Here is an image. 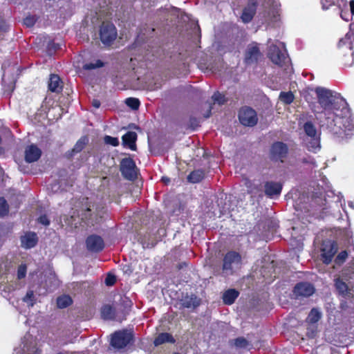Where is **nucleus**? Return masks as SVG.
Here are the masks:
<instances>
[{"label": "nucleus", "mask_w": 354, "mask_h": 354, "mask_svg": "<svg viewBox=\"0 0 354 354\" xmlns=\"http://www.w3.org/2000/svg\"><path fill=\"white\" fill-rule=\"evenodd\" d=\"M315 91L323 109L317 115L321 127L339 137L352 134L354 122L346 101L339 93L324 87H317Z\"/></svg>", "instance_id": "1"}, {"label": "nucleus", "mask_w": 354, "mask_h": 354, "mask_svg": "<svg viewBox=\"0 0 354 354\" xmlns=\"http://www.w3.org/2000/svg\"><path fill=\"white\" fill-rule=\"evenodd\" d=\"M303 129L305 133L304 143L308 151L317 153L321 148L320 134L312 122L304 124Z\"/></svg>", "instance_id": "2"}, {"label": "nucleus", "mask_w": 354, "mask_h": 354, "mask_svg": "<svg viewBox=\"0 0 354 354\" xmlns=\"http://www.w3.org/2000/svg\"><path fill=\"white\" fill-rule=\"evenodd\" d=\"M277 43L278 45L275 44L269 46L268 56L274 64L282 66L288 64L290 59L285 49L284 44Z\"/></svg>", "instance_id": "3"}, {"label": "nucleus", "mask_w": 354, "mask_h": 354, "mask_svg": "<svg viewBox=\"0 0 354 354\" xmlns=\"http://www.w3.org/2000/svg\"><path fill=\"white\" fill-rule=\"evenodd\" d=\"M241 266V256L235 251H230L223 258V270L227 274L233 273L234 269Z\"/></svg>", "instance_id": "4"}, {"label": "nucleus", "mask_w": 354, "mask_h": 354, "mask_svg": "<svg viewBox=\"0 0 354 354\" xmlns=\"http://www.w3.org/2000/svg\"><path fill=\"white\" fill-rule=\"evenodd\" d=\"M133 340V333L127 330L115 332L111 337V345L118 349L126 347Z\"/></svg>", "instance_id": "5"}, {"label": "nucleus", "mask_w": 354, "mask_h": 354, "mask_svg": "<svg viewBox=\"0 0 354 354\" xmlns=\"http://www.w3.org/2000/svg\"><path fill=\"white\" fill-rule=\"evenodd\" d=\"M40 354L41 350L37 347L36 339L31 335L26 334L22 339L21 347L16 350L17 354Z\"/></svg>", "instance_id": "6"}, {"label": "nucleus", "mask_w": 354, "mask_h": 354, "mask_svg": "<svg viewBox=\"0 0 354 354\" xmlns=\"http://www.w3.org/2000/svg\"><path fill=\"white\" fill-rule=\"evenodd\" d=\"M240 122L246 127H254L258 122L256 111L250 107H243L239 113Z\"/></svg>", "instance_id": "7"}, {"label": "nucleus", "mask_w": 354, "mask_h": 354, "mask_svg": "<svg viewBox=\"0 0 354 354\" xmlns=\"http://www.w3.org/2000/svg\"><path fill=\"white\" fill-rule=\"evenodd\" d=\"M136 163L131 158H123L120 162V171L124 178L133 180L136 178Z\"/></svg>", "instance_id": "8"}, {"label": "nucleus", "mask_w": 354, "mask_h": 354, "mask_svg": "<svg viewBox=\"0 0 354 354\" xmlns=\"http://www.w3.org/2000/svg\"><path fill=\"white\" fill-rule=\"evenodd\" d=\"M100 36L102 42L104 44L109 45L117 37V30L113 24H103L100 28Z\"/></svg>", "instance_id": "9"}, {"label": "nucleus", "mask_w": 354, "mask_h": 354, "mask_svg": "<svg viewBox=\"0 0 354 354\" xmlns=\"http://www.w3.org/2000/svg\"><path fill=\"white\" fill-rule=\"evenodd\" d=\"M288 148L286 144L282 142H276L272 144L270 151V156L272 160L283 162L288 154Z\"/></svg>", "instance_id": "10"}, {"label": "nucleus", "mask_w": 354, "mask_h": 354, "mask_svg": "<svg viewBox=\"0 0 354 354\" xmlns=\"http://www.w3.org/2000/svg\"><path fill=\"white\" fill-rule=\"evenodd\" d=\"M86 245L87 250L93 252H99L104 248V242L102 238L95 234L87 237Z\"/></svg>", "instance_id": "11"}, {"label": "nucleus", "mask_w": 354, "mask_h": 354, "mask_svg": "<svg viewBox=\"0 0 354 354\" xmlns=\"http://www.w3.org/2000/svg\"><path fill=\"white\" fill-rule=\"evenodd\" d=\"M337 245L333 241L324 243L322 249V257L325 264H329L337 252Z\"/></svg>", "instance_id": "12"}, {"label": "nucleus", "mask_w": 354, "mask_h": 354, "mask_svg": "<svg viewBox=\"0 0 354 354\" xmlns=\"http://www.w3.org/2000/svg\"><path fill=\"white\" fill-rule=\"evenodd\" d=\"M261 56L258 44L253 42L248 45L245 56V62L247 64L256 63Z\"/></svg>", "instance_id": "13"}, {"label": "nucleus", "mask_w": 354, "mask_h": 354, "mask_svg": "<svg viewBox=\"0 0 354 354\" xmlns=\"http://www.w3.org/2000/svg\"><path fill=\"white\" fill-rule=\"evenodd\" d=\"M315 292L314 286L308 282H300L296 284L293 293L296 297H308Z\"/></svg>", "instance_id": "14"}, {"label": "nucleus", "mask_w": 354, "mask_h": 354, "mask_svg": "<svg viewBox=\"0 0 354 354\" xmlns=\"http://www.w3.org/2000/svg\"><path fill=\"white\" fill-rule=\"evenodd\" d=\"M21 248L28 250L34 248L38 242V236L35 232H26L20 237Z\"/></svg>", "instance_id": "15"}, {"label": "nucleus", "mask_w": 354, "mask_h": 354, "mask_svg": "<svg viewBox=\"0 0 354 354\" xmlns=\"http://www.w3.org/2000/svg\"><path fill=\"white\" fill-rule=\"evenodd\" d=\"M282 190V184L278 182L268 181L264 185V192L269 198H274L280 195Z\"/></svg>", "instance_id": "16"}, {"label": "nucleus", "mask_w": 354, "mask_h": 354, "mask_svg": "<svg viewBox=\"0 0 354 354\" xmlns=\"http://www.w3.org/2000/svg\"><path fill=\"white\" fill-rule=\"evenodd\" d=\"M257 0H250L248 6L243 9V13L241 15V19L244 23H248L250 22L257 10Z\"/></svg>", "instance_id": "17"}, {"label": "nucleus", "mask_w": 354, "mask_h": 354, "mask_svg": "<svg viewBox=\"0 0 354 354\" xmlns=\"http://www.w3.org/2000/svg\"><path fill=\"white\" fill-rule=\"evenodd\" d=\"M41 151L35 145H30L26 149L25 160L28 162H34L41 157Z\"/></svg>", "instance_id": "18"}, {"label": "nucleus", "mask_w": 354, "mask_h": 354, "mask_svg": "<svg viewBox=\"0 0 354 354\" xmlns=\"http://www.w3.org/2000/svg\"><path fill=\"white\" fill-rule=\"evenodd\" d=\"M335 287L339 295L344 298H353L354 297V290L349 289L345 282L340 279L335 280Z\"/></svg>", "instance_id": "19"}, {"label": "nucleus", "mask_w": 354, "mask_h": 354, "mask_svg": "<svg viewBox=\"0 0 354 354\" xmlns=\"http://www.w3.org/2000/svg\"><path fill=\"white\" fill-rule=\"evenodd\" d=\"M353 42H354V23L350 24L349 31L344 38L339 40L338 46L339 48L345 46L346 48H350L351 50Z\"/></svg>", "instance_id": "20"}, {"label": "nucleus", "mask_w": 354, "mask_h": 354, "mask_svg": "<svg viewBox=\"0 0 354 354\" xmlns=\"http://www.w3.org/2000/svg\"><path fill=\"white\" fill-rule=\"evenodd\" d=\"M122 145L127 147L130 149L134 151L136 149V141L137 140V134L133 131H128L122 138Z\"/></svg>", "instance_id": "21"}, {"label": "nucleus", "mask_w": 354, "mask_h": 354, "mask_svg": "<svg viewBox=\"0 0 354 354\" xmlns=\"http://www.w3.org/2000/svg\"><path fill=\"white\" fill-rule=\"evenodd\" d=\"M48 88L55 93H59L62 90V82L57 75L53 74L50 76Z\"/></svg>", "instance_id": "22"}, {"label": "nucleus", "mask_w": 354, "mask_h": 354, "mask_svg": "<svg viewBox=\"0 0 354 354\" xmlns=\"http://www.w3.org/2000/svg\"><path fill=\"white\" fill-rule=\"evenodd\" d=\"M239 295V292L235 289H229L223 293V303L227 305H231L235 301Z\"/></svg>", "instance_id": "23"}, {"label": "nucleus", "mask_w": 354, "mask_h": 354, "mask_svg": "<svg viewBox=\"0 0 354 354\" xmlns=\"http://www.w3.org/2000/svg\"><path fill=\"white\" fill-rule=\"evenodd\" d=\"M181 304L184 308H196L200 304V300L194 295L185 297L181 300Z\"/></svg>", "instance_id": "24"}, {"label": "nucleus", "mask_w": 354, "mask_h": 354, "mask_svg": "<svg viewBox=\"0 0 354 354\" xmlns=\"http://www.w3.org/2000/svg\"><path fill=\"white\" fill-rule=\"evenodd\" d=\"M174 343L175 339L173 336L168 333H160L153 341V344L156 346H160L164 343Z\"/></svg>", "instance_id": "25"}, {"label": "nucleus", "mask_w": 354, "mask_h": 354, "mask_svg": "<svg viewBox=\"0 0 354 354\" xmlns=\"http://www.w3.org/2000/svg\"><path fill=\"white\" fill-rule=\"evenodd\" d=\"M323 10H328L332 6H336L338 9L342 7H346V0H321Z\"/></svg>", "instance_id": "26"}, {"label": "nucleus", "mask_w": 354, "mask_h": 354, "mask_svg": "<svg viewBox=\"0 0 354 354\" xmlns=\"http://www.w3.org/2000/svg\"><path fill=\"white\" fill-rule=\"evenodd\" d=\"M205 176L203 169H196L191 172L187 176V180L192 183H197L201 181Z\"/></svg>", "instance_id": "27"}, {"label": "nucleus", "mask_w": 354, "mask_h": 354, "mask_svg": "<svg viewBox=\"0 0 354 354\" xmlns=\"http://www.w3.org/2000/svg\"><path fill=\"white\" fill-rule=\"evenodd\" d=\"M102 317L104 319H118L115 317V310L110 306H104L102 308Z\"/></svg>", "instance_id": "28"}, {"label": "nucleus", "mask_w": 354, "mask_h": 354, "mask_svg": "<svg viewBox=\"0 0 354 354\" xmlns=\"http://www.w3.org/2000/svg\"><path fill=\"white\" fill-rule=\"evenodd\" d=\"M72 304V299L68 295H62L57 299V305L59 308H64Z\"/></svg>", "instance_id": "29"}, {"label": "nucleus", "mask_w": 354, "mask_h": 354, "mask_svg": "<svg viewBox=\"0 0 354 354\" xmlns=\"http://www.w3.org/2000/svg\"><path fill=\"white\" fill-rule=\"evenodd\" d=\"M322 313L317 308H313L308 316V322L311 324L317 323L321 318Z\"/></svg>", "instance_id": "30"}, {"label": "nucleus", "mask_w": 354, "mask_h": 354, "mask_svg": "<svg viewBox=\"0 0 354 354\" xmlns=\"http://www.w3.org/2000/svg\"><path fill=\"white\" fill-rule=\"evenodd\" d=\"M295 99V96L291 91L281 92L279 94V100L286 104H291Z\"/></svg>", "instance_id": "31"}, {"label": "nucleus", "mask_w": 354, "mask_h": 354, "mask_svg": "<svg viewBox=\"0 0 354 354\" xmlns=\"http://www.w3.org/2000/svg\"><path fill=\"white\" fill-rule=\"evenodd\" d=\"M348 50V53L347 55H345L342 59V62L344 66L346 67H351L353 66L354 63V58H353V48H351V50H350V48H347Z\"/></svg>", "instance_id": "32"}, {"label": "nucleus", "mask_w": 354, "mask_h": 354, "mask_svg": "<svg viewBox=\"0 0 354 354\" xmlns=\"http://www.w3.org/2000/svg\"><path fill=\"white\" fill-rule=\"evenodd\" d=\"M88 141V140L86 137H82L75 145L73 149V152L78 153L81 151L84 148Z\"/></svg>", "instance_id": "33"}, {"label": "nucleus", "mask_w": 354, "mask_h": 354, "mask_svg": "<svg viewBox=\"0 0 354 354\" xmlns=\"http://www.w3.org/2000/svg\"><path fill=\"white\" fill-rule=\"evenodd\" d=\"M104 66V63L100 60L97 59L93 62L86 63L83 66V68L85 70H93L98 68H101Z\"/></svg>", "instance_id": "34"}, {"label": "nucleus", "mask_w": 354, "mask_h": 354, "mask_svg": "<svg viewBox=\"0 0 354 354\" xmlns=\"http://www.w3.org/2000/svg\"><path fill=\"white\" fill-rule=\"evenodd\" d=\"M126 104L133 110H137L140 106V101L137 98L128 97L125 100Z\"/></svg>", "instance_id": "35"}, {"label": "nucleus", "mask_w": 354, "mask_h": 354, "mask_svg": "<svg viewBox=\"0 0 354 354\" xmlns=\"http://www.w3.org/2000/svg\"><path fill=\"white\" fill-rule=\"evenodd\" d=\"M8 213V205L4 198L0 197V216L7 215Z\"/></svg>", "instance_id": "36"}, {"label": "nucleus", "mask_w": 354, "mask_h": 354, "mask_svg": "<svg viewBox=\"0 0 354 354\" xmlns=\"http://www.w3.org/2000/svg\"><path fill=\"white\" fill-rule=\"evenodd\" d=\"M23 300L24 302L28 304L29 306H33L35 304V296L33 290H28Z\"/></svg>", "instance_id": "37"}, {"label": "nucleus", "mask_w": 354, "mask_h": 354, "mask_svg": "<svg viewBox=\"0 0 354 354\" xmlns=\"http://www.w3.org/2000/svg\"><path fill=\"white\" fill-rule=\"evenodd\" d=\"M104 141L106 145H109L113 147L118 146L120 143L117 138L112 137L110 136H105L104 138Z\"/></svg>", "instance_id": "38"}, {"label": "nucleus", "mask_w": 354, "mask_h": 354, "mask_svg": "<svg viewBox=\"0 0 354 354\" xmlns=\"http://www.w3.org/2000/svg\"><path fill=\"white\" fill-rule=\"evenodd\" d=\"M212 100L215 103L218 104H223L225 102V96L219 92H216L212 95Z\"/></svg>", "instance_id": "39"}, {"label": "nucleus", "mask_w": 354, "mask_h": 354, "mask_svg": "<svg viewBox=\"0 0 354 354\" xmlns=\"http://www.w3.org/2000/svg\"><path fill=\"white\" fill-rule=\"evenodd\" d=\"M248 342L244 337H238L234 339V346L237 348H246Z\"/></svg>", "instance_id": "40"}, {"label": "nucleus", "mask_w": 354, "mask_h": 354, "mask_svg": "<svg viewBox=\"0 0 354 354\" xmlns=\"http://www.w3.org/2000/svg\"><path fill=\"white\" fill-rule=\"evenodd\" d=\"M27 266L26 264H21L17 269V278L24 279L26 275Z\"/></svg>", "instance_id": "41"}, {"label": "nucleus", "mask_w": 354, "mask_h": 354, "mask_svg": "<svg viewBox=\"0 0 354 354\" xmlns=\"http://www.w3.org/2000/svg\"><path fill=\"white\" fill-rule=\"evenodd\" d=\"M36 21H37V19L35 16L30 15V16H27L24 19V24L27 27H32L35 25V24L36 23Z\"/></svg>", "instance_id": "42"}, {"label": "nucleus", "mask_w": 354, "mask_h": 354, "mask_svg": "<svg viewBox=\"0 0 354 354\" xmlns=\"http://www.w3.org/2000/svg\"><path fill=\"white\" fill-rule=\"evenodd\" d=\"M348 257V254L346 251L341 252L335 258V262L337 264H341L345 261Z\"/></svg>", "instance_id": "43"}, {"label": "nucleus", "mask_w": 354, "mask_h": 354, "mask_svg": "<svg viewBox=\"0 0 354 354\" xmlns=\"http://www.w3.org/2000/svg\"><path fill=\"white\" fill-rule=\"evenodd\" d=\"M346 8H347V6L342 7V8L339 9V15H340L341 18L346 21H348L350 19V14L348 12L344 11V10L346 9Z\"/></svg>", "instance_id": "44"}, {"label": "nucleus", "mask_w": 354, "mask_h": 354, "mask_svg": "<svg viewBox=\"0 0 354 354\" xmlns=\"http://www.w3.org/2000/svg\"><path fill=\"white\" fill-rule=\"evenodd\" d=\"M38 222L44 225H48L50 221L46 215H41L38 218Z\"/></svg>", "instance_id": "45"}, {"label": "nucleus", "mask_w": 354, "mask_h": 354, "mask_svg": "<svg viewBox=\"0 0 354 354\" xmlns=\"http://www.w3.org/2000/svg\"><path fill=\"white\" fill-rule=\"evenodd\" d=\"M115 282V277L114 275L109 274L105 279V283L107 286H113Z\"/></svg>", "instance_id": "46"}, {"label": "nucleus", "mask_w": 354, "mask_h": 354, "mask_svg": "<svg viewBox=\"0 0 354 354\" xmlns=\"http://www.w3.org/2000/svg\"><path fill=\"white\" fill-rule=\"evenodd\" d=\"M302 162L306 163V164L312 165L313 166V167H316V164H315L314 158L312 157H310V156H308L307 158H304L302 159Z\"/></svg>", "instance_id": "47"}, {"label": "nucleus", "mask_w": 354, "mask_h": 354, "mask_svg": "<svg viewBox=\"0 0 354 354\" xmlns=\"http://www.w3.org/2000/svg\"><path fill=\"white\" fill-rule=\"evenodd\" d=\"M266 2L269 6H273L274 8H277L279 6V2L275 0H266Z\"/></svg>", "instance_id": "48"}, {"label": "nucleus", "mask_w": 354, "mask_h": 354, "mask_svg": "<svg viewBox=\"0 0 354 354\" xmlns=\"http://www.w3.org/2000/svg\"><path fill=\"white\" fill-rule=\"evenodd\" d=\"M350 9L351 15H354V0L350 1Z\"/></svg>", "instance_id": "49"}, {"label": "nucleus", "mask_w": 354, "mask_h": 354, "mask_svg": "<svg viewBox=\"0 0 354 354\" xmlns=\"http://www.w3.org/2000/svg\"><path fill=\"white\" fill-rule=\"evenodd\" d=\"M93 106L95 108H99L100 106V102L99 100H94L93 101Z\"/></svg>", "instance_id": "50"}, {"label": "nucleus", "mask_w": 354, "mask_h": 354, "mask_svg": "<svg viewBox=\"0 0 354 354\" xmlns=\"http://www.w3.org/2000/svg\"><path fill=\"white\" fill-rule=\"evenodd\" d=\"M348 206L352 208V209H354V203L353 202H349L348 203Z\"/></svg>", "instance_id": "51"}, {"label": "nucleus", "mask_w": 354, "mask_h": 354, "mask_svg": "<svg viewBox=\"0 0 354 354\" xmlns=\"http://www.w3.org/2000/svg\"><path fill=\"white\" fill-rule=\"evenodd\" d=\"M162 180L164 182H167V183L169 181V178H164V177L162 178Z\"/></svg>", "instance_id": "52"}, {"label": "nucleus", "mask_w": 354, "mask_h": 354, "mask_svg": "<svg viewBox=\"0 0 354 354\" xmlns=\"http://www.w3.org/2000/svg\"><path fill=\"white\" fill-rule=\"evenodd\" d=\"M248 192H249L250 194L255 193V192H254V191L252 189H248Z\"/></svg>", "instance_id": "53"}, {"label": "nucleus", "mask_w": 354, "mask_h": 354, "mask_svg": "<svg viewBox=\"0 0 354 354\" xmlns=\"http://www.w3.org/2000/svg\"><path fill=\"white\" fill-rule=\"evenodd\" d=\"M5 76H6V72L4 71L3 74V80L5 78Z\"/></svg>", "instance_id": "54"}, {"label": "nucleus", "mask_w": 354, "mask_h": 354, "mask_svg": "<svg viewBox=\"0 0 354 354\" xmlns=\"http://www.w3.org/2000/svg\"><path fill=\"white\" fill-rule=\"evenodd\" d=\"M86 212H87V213L90 212H91V209L90 208H87Z\"/></svg>", "instance_id": "55"}, {"label": "nucleus", "mask_w": 354, "mask_h": 354, "mask_svg": "<svg viewBox=\"0 0 354 354\" xmlns=\"http://www.w3.org/2000/svg\"><path fill=\"white\" fill-rule=\"evenodd\" d=\"M210 112H211V111L209 110V113H208V115L206 116V118L209 117Z\"/></svg>", "instance_id": "56"}, {"label": "nucleus", "mask_w": 354, "mask_h": 354, "mask_svg": "<svg viewBox=\"0 0 354 354\" xmlns=\"http://www.w3.org/2000/svg\"><path fill=\"white\" fill-rule=\"evenodd\" d=\"M271 41V39H269L268 41V44H270Z\"/></svg>", "instance_id": "57"}]
</instances>
